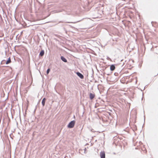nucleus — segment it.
<instances>
[{"mask_svg":"<svg viewBox=\"0 0 158 158\" xmlns=\"http://www.w3.org/2000/svg\"><path fill=\"white\" fill-rule=\"evenodd\" d=\"M118 74V73H114V75L115 76H117V74Z\"/></svg>","mask_w":158,"mask_h":158,"instance_id":"obj_13","label":"nucleus"},{"mask_svg":"<svg viewBox=\"0 0 158 158\" xmlns=\"http://www.w3.org/2000/svg\"><path fill=\"white\" fill-rule=\"evenodd\" d=\"M100 157L101 158H105V154L104 152H100Z\"/></svg>","mask_w":158,"mask_h":158,"instance_id":"obj_4","label":"nucleus"},{"mask_svg":"<svg viewBox=\"0 0 158 158\" xmlns=\"http://www.w3.org/2000/svg\"><path fill=\"white\" fill-rule=\"evenodd\" d=\"M103 14V12L102 10L101 9H99L98 11H95L94 14L93 15V18H100Z\"/></svg>","mask_w":158,"mask_h":158,"instance_id":"obj_1","label":"nucleus"},{"mask_svg":"<svg viewBox=\"0 0 158 158\" xmlns=\"http://www.w3.org/2000/svg\"><path fill=\"white\" fill-rule=\"evenodd\" d=\"M46 100V98H44L42 99V104L43 106H45Z\"/></svg>","mask_w":158,"mask_h":158,"instance_id":"obj_8","label":"nucleus"},{"mask_svg":"<svg viewBox=\"0 0 158 158\" xmlns=\"http://www.w3.org/2000/svg\"><path fill=\"white\" fill-rule=\"evenodd\" d=\"M6 64H7L10 63L11 62L10 58L9 57L8 58L7 60L6 61Z\"/></svg>","mask_w":158,"mask_h":158,"instance_id":"obj_10","label":"nucleus"},{"mask_svg":"<svg viewBox=\"0 0 158 158\" xmlns=\"http://www.w3.org/2000/svg\"><path fill=\"white\" fill-rule=\"evenodd\" d=\"M110 70L111 71H113L115 69V66L114 65V64H112L110 66Z\"/></svg>","mask_w":158,"mask_h":158,"instance_id":"obj_7","label":"nucleus"},{"mask_svg":"<svg viewBox=\"0 0 158 158\" xmlns=\"http://www.w3.org/2000/svg\"><path fill=\"white\" fill-rule=\"evenodd\" d=\"M60 59H61V60L63 61L64 62H65V63L67 62V59L63 56H61Z\"/></svg>","mask_w":158,"mask_h":158,"instance_id":"obj_5","label":"nucleus"},{"mask_svg":"<svg viewBox=\"0 0 158 158\" xmlns=\"http://www.w3.org/2000/svg\"><path fill=\"white\" fill-rule=\"evenodd\" d=\"M73 118H75V115H74V116H73Z\"/></svg>","mask_w":158,"mask_h":158,"instance_id":"obj_14","label":"nucleus"},{"mask_svg":"<svg viewBox=\"0 0 158 158\" xmlns=\"http://www.w3.org/2000/svg\"><path fill=\"white\" fill-rule=\"evenodd\" d=\"M6 60H2L1 62V64H5V63H6Z\"/></svg>","mask_w":158,"mask_h":158,"instance_id":"obj_12","label":"nucleus"},{"mask_svg":"<svg viewBox=\"0 0 158 158\" xmlns=\"http://www.w3.org/2000/svg\"><path fill=\"white\" fill-rule=\"evenodd\" d=\"M95 97V95L91 93H90L89 94V98L90 99L92 100Z\"/></svg>","mask_w":158,"mask_h":158,"instance_id":"obj_9","label":"nucleus"},{"mask_svg":"<svg viewBox=\"0 0 158 158\" xmlns=\"http://www.w3.org/2000/svg\"><path fill=\"white\" fill-rule=\"evenodd\" d=\"M50 71V68H48L47 69V71H46L47 74H48L49 73Z\"/></svg>","mask_w":158,"mask_h":158,"instance_id":"obj_11","label":"nucleus"},{"mask_svg":"<svg viewBox=\"0 0 158 158\" xmlns=\"http://www.w3.org/2000/svg\"><path fill=\"white\" fill-rule=\"evenodd\" d=\"M61 22H62L61 21H60V22H59V23H61Z\"/></svg>","mask_w":158,"mask_h":158,"instance_id":"obj_15","label":"nucleus"},{"mask_svg":"<svg viewBox=\"0 0 158 158\" xmlns=\"http://www.w3.org/2000/svg\"><path fill=\"white\" fill-rule=\"evenodd\" d=\"M75 123V121L74 120L72 121L69 123L67 127L69 128H72L74 127Z\"/></svg>","mask_w":158,"mask_h":158,"instance_id":"obj_2","label":"nucleus"},{"mask_svg":"<svg viewBox=\"0 0 158 158\" xmlns=\"http://www.w3.org/2000/svg\"><path fill=\"white\" fill-rule=\"evenodd\" d=\"M44 54V50H42L41 51L40 53L39 56H43Z\"/></svg>","mask_w":158,"mask_h":158,"instance_id":"obj_6","label":"nucleus"},{"mask_svg":"<svg viewBox=\"0 0 158 158\" xmlns=\"http://www.w3.org/2000/svg\"><path fill=\"white\" fill-rule=\"evenodd\" d=\"M76 74L81 79L84 78L83 75L80 73L78 72H76Z\"/></svg>","mask_w":158,"mask_h":158,"instance_id":"obj_3","label":"nucleus"}]
</instances>
